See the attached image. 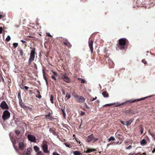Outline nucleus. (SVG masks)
I'll return each instance as SVG.
<instances>
[{
    "label": "nucleus",
    "instance_id": "nucleus-46",
    "mask_svg": "<svg viewBox=\"0 0 155 155\" xmlns=\"http://www.w3.org/2000/svg\"><path fill=\"white\" fill-rule=\"evenodd\" d=\"M97 98V97H96L95 98H93L92 99L91 101H93L95 100Z\"/></svg>",
    "mask_w": 155,
    "mask_h": 155
},
{
    "label": "nucleus",
    "instance_id": "nucleus-40",
    "mask_svg": "<svg viewBox=\"0 0 155 155\" xmlns=\"http://www.w3.org/2000/svg\"><path fill=\"white\" fill-rule=\"evenodd\" d=\"M120 122L122 124H124V125H126V122H124L123 121H120Z\"/></svg>",
    "mask_w": 155,
    "mask_h": 155
},
{
    "label": "nucleus",
    "instance_id": "nucleus-16",
    "mask_svg": "<svg viewBox=\"0 0 155 155\" xmlns=\"http://www.w3.org/2000/svg\"><path fill=\"white\" fill-rule=\"evenodd\" d=\"M46 118L49 119L50 120H54V118L51 117L50 116V114H49L46 115L45 116Z\"/></svg>",
    "mask_w": 155,
    "mask_h": 155
},
{
    "label": "nucleus",
    "instance_id": "nucleus-58",
    "mask_svg": "<svg viewBox=\"0 0 155 155\" xmlns=\"http://www.w3.org/2000/svg\"><path fill=\"white\" fill-rule=\"evenodd\" d=\"M18 97H20V94H18Z\"/></svg>",
    "mask_w": 155,
    "mask_h": 155
},
{
    "label": "nucleus",
    "instance_id": "nucleus-26",
    "mask_svg": "<svg viewBox=\"0 0 155 155\" xmlns=\"http://www.w3.org/2000/svg\"><path fill=\"white\" fill-rule=\"evenodd\" d=\"M78 79L81 81L82 83H84L86 82V81L85 80L82 79L81 78H78Z\"/></svg>",
    "mask_w": 155,
    "mask_h": 155
},
{
    "label": "nucleus",
    "instance_id": "nucleus-56",
    "mask_svg": "<svg viewBox=\"0 0 155 155\" xmlns=\"http://www.w3.org/2000/svg\"><path fill=\"white\" fill-rule=\"evenodd\" d=\"M62 93H63V95H65V93L64 92V91H62Z\"/></svg>",
    "mask_w": 155,
    "mask_h": 155
},
{
    "label": "nucleus",
    "instance_id": "nucleus-5",
    "mask_svg": "<svg viewBox=\"0 0 155 155\" xmlns=\"http://www.w3.org/2000/svg\"><path fill=\"white\" fill-rule=\"evenodd\" d=\"M62 78L65 82L69 83L70 82V78L67 75L66 73L62 74Z\"/></svg>",
    "mask_w": 155,
    "mask_h": 155
},
{
    "label": "nucleus",
    "instance_id": "nucleus-28",
    "mask_svg": "<svg viewBox=\"0 0 155 155\" xmlns=\"http://www.w3.org/2000/svg\"><path fill=\"white\" fill-rule=\"evenodd\" d=\"M115 140V138L113 137H111L108 139V140L109 141H110L111 140L114 141Z\"/></svg>",
    "mask_w": 155,
    "mask_h": 155
},
{
    "label": "nucleus",
    "instance_id": "nucleus-2",
    "mask_svg": "<svg viewBox=\"0 0 155 155\" xmlns=\"http://www.w3.org/2000/svg\"><path fill=\"white\" fill-rule=\"evenodd\" d=\"M35 50H32L31 51L30 55L28 62L29 64H31V62L34 60L35 57Z\"/></svg>",
    "mask_w": 155,
    "mask_h": 155
},
{
    "label": "nucleus",
    "instance_id": "nucleus-20",
    "mask_svg": "<svg viewBox=\"0 0 155 155\" xmlns=\"http://www.w3.org/2000/svg\"><path fill=\"white\" fill-rule=\"evenodd\" d=\"M53 72L54 74L53 75H52L51 76V78L54 79L56 80V77L57 76V74L55 72Z\"/></svg>",
    "mask_w": 155,
    "mask_h": 155
},
{
    "label": "nucleus",
    "instance_id": "nucleus-3",
    "mask_svg": "<svg viewBox=\"0 0 155 155\" xmlns=\"http://www.w3.org/2000/svg\"><path fill=\"white\" fill-rule=\"evenodd\" d=\"M10 117V113L7 110H5L3 113L2 115L3 119L5 120L9 118Z\"/></svg>",
    "mask_w": 155,
    "mask_h": 155
},
{
    "label": "nucleus",
    "instance_id": "nucleus-8",
    "mask_svg": "<svg viewBox=\"0 0 155 155\" xmlns=\"http://www.w3.org/2000/svg\"><path fill=\"white\" fill-rule=\"evenodd\" d=\"M28 139L31 142H36L35 137L33 135L29 134L28 136Z\"/></svg>",
    "mask_w": 155,
    "mask_h": 155
},
{
    "label": "nucleus",
    "instance_id": "nucleus-50",
    "mask_svg": "<svg viewBox=\"0 0 155 155\" xmlns=\"http://www.w3.org/2000/svg\"><path fill=\"white\" fill-rule=\"evenodd\" d=\"M128 155H136L135 153H130Z\"/></svg>",
    "mask_w": 155,
    "mask_h": 155
},
{
    "label": "nucleus",
    "instance_id": "nucleus-49",
    "mask_svg": "<svg viewBox=\"0 0 155 155\" xmlns=\"http://www.w3.org/2000/svg\"><path fill=\"white\" fill-rule=\"evenodd\" d=\"M24 87L26 90H27L29 88L28 87L26 86H25Z\"/></svg>",
    "mask_w": 155,
    "mask_h": 155
},
{
    "label": "nucleus",
    "instance_id": "nucleus-61",
    "mask_svg": "<svg viewBox=\"0 0 155 155\" xmlns=\"http://www.w3.org/2000/svg\"><path fill=\"white\" fill-rule=\"evenodd\" d=\"M84 155H86L84 154Z\"/></svg>",
    "mask_w": 155,
    "mask_h": 155
},
{
    "label": "nucleus",
    "instance_id": "nucleus-18",
    "mask_svg": "<svg viewBox=\"0 0 155 155\" xmlns=\"http://www.w3.org/2000/svg\"><path fill=\"white\" fill-rule=\"evenodd\" d=\"M133 121V120L132 119L129 120L126 122V125L127 126L130 125Z\"/></svg>",
    "mask_w": 155,
    "mask_h": 155
},
{
    "label": "nucleus",
    "instance_id": "nucleus-43",
    "mask_svg": "<svg viewBox=\"0 0 155 155\" xmlns=\"http://www.w3.org/2000/svg\"><path fill=\"white\" fill-rule=\"evenodd\" d=\"M85 112H83V111H81V115H83L85 114Z\"/></svg>",
    "mask_w": 155,
    "mask_h": 155
},
{
    "label": "nucleus",
    "instance_id": "nucleus-27",
    "mask_svg": "<svg viewBox=\"0 0 155 155\" xmlns=\"http://www.w3.org/2000/svg\"><path fill=\"white\" fill-rule=\"evenodd\" d=\"M146 141L145 140L143 139L142 140L141 142V145H145L146 143Z\"/></svg>",
    "mask_w": 155,
    "mask_h": 155
},
{
    "label": "nucleus",
    "instance_id": "nucleus-32",
    "mask_svg": "<svg viewBox=\"0 0 155 155\" xmlns=\"http://www.w3.org/2000/svg\"><path fill=\"white\" fill-rule=\"evenodd\" d=\"M66 97L68 98V99L71 98V96L70 94H68V93L66 94Z\"/></svg>",
    "mask_w": 155,
    "mask_h": 155
},
{
    "label": "nucleus",
    "instance_id": "nucleus-10",
    "mask_svg": "<svg viewBox=\"0 0 155 155\" xmlns=\"http://www.w3.org/2000/svg\"><path fill=\"white\" fill-rule=\"evenodd\" d=\"M42 148L45 153H49V151L48 150V147L47 145L45 144H43L42 145Z\"/></svg>",
    "mask_w": 155,
    "mask_h": 155
},
{
    "label": "nucleus",
    "instance_id": "nucleus-51",
    "mask_svg": "<svg viewBox=\"0 0 155 155\" xmlns=\"http://www.w3.org/2000/svg\"><path fill=\"white\" fill-rule=\"evenodd\" d=\"M21 42H23V43H25V42H25V41H23V40H21Z\"/></svg>",
    "mask_w": 155,
    "mask_h": 155
},
{
    "label": "nucleus",
    "instance_id": "nucleus-12",
    "mask_svg": "<svg viewBox=\"0 0 155 155\" xmlns=\"http://www.w3.org/2000/svg\"><path fill=\"white\" fill-rule=\"evenodd\" d=\"M93 41L91 40V41L89 40V45L90 48L91 50V53H92L93 52Z\"/></svg>",
    "mask_w": 155,
    "mask_h": 155
},
{
    "label": "nucleus",
    "instance_id": "nucleus-42",
    "mask_svg": "<svg viewBox=\"0 0 155 155\" xmlns=\"http://www.w3.org/2000/svg\"><path fill=\"white\" fill-rule=\"evenodd\" d=\"M64 144L65 145V146L68 147H70V145L69 144H67L66 143H64Z\"/></svg>",
    "mask_w": 155,
    "mask_h": 155
},
{
    "label": "nucleus",
    "instance_id": "nucleus-29",
    "mask_svg": "<svg viewBox=\"0 0 155 155\" xmlns=\"http://www.w3.org/2000/svg\"><path fill=\"white\" fill-rule=\"evenodd\" d=\"M11 39V38L9 35H8L6 38V41H9Z\"/></svg>",
    "mask_w": 155,
    "mask_h": 155
},
{
    "label": "nucleus",
    "instance_id": "nucleus-62",
    "mask_svg": "<svg viewBox=\"0 0 155 155\" xmlns=\"http://www.w3.org/2000/svg\"><path fill=\"white\" fill-rule=\"evenodd\" d=\"M154 139L155 140V138H154Z\"/></svg>",
    "mask_w": 155,
    "mask_h": 155
},
{
    "label": "nucleus",
    "instance_id": "nucleus-9",
    "mask_svg": "<svg viewBox=\"0 0 155 155\" xmlns=\"http://www.w3.org/2000/svg\"><path fill=\"white\" fill-rule=\"evenodd\" d=\"M0 106L3 109H7L8 108V106L5 101L2 102Z\"/></svg>",
    "mask_w": 155,
    "mask_h": 155
},
{
    "label": "nucleus",
    "instance_id": "nucleus-23",
    "mask_svg": "<svg viewBox=\"0 0 155 155\" xmlns=\"http://www.w3.org/2000/svg\"><path fill=\"white\" fill-rule=\"evenodd\" d=\"M18 51L19 52L20 55L21 56H23V54L24 53L23 50L21 48H19Z\"/></svg>",
    "mask_w": 155,
    "mask_h": 155
},
{
    "label": "nucleus",
    "instance_id": "nucleus-36",
    "mask_svg": "<svg viewBox=\"0 0 155 155\" xmlns=\"http://www.w3.org/2000/svg\"><path fill=\"white\" fill-rule=\"evenodd\" d=\"M15 133L16 134H19L20 133V132L19 130H15Z\"/></svg>",
    "mask_w": 155,
    "mask_h": 155
},
{
    "label": "nucleus",
    "instance_id": "nucleus-33",
    "mask_svg": "<svg viewBox=\"0 0 155 155\" xmlns=\"http://www.w3.org/2000/svg\"><path fill=\"white\" fill-rule=\"evenodd\" d=\"M13 45L14 47L15 48L17 47L18 46V44L16 43H14L13 44Z\"/></svg>",
    "mask_w": 155,
    "mask_h": 155
},
{
    "label": "nucleus",
    "instance_id": "nucleus-30",
    "mask_svg": "<svg viewBox=\"0 0 155 155\" xmlns=\"http://www.w3.org/2000/svg\"><path fill=\"white\" fill-rule=\"evenodd\" d=\"M53 97L52 95H51V97H50V101H51V102L52 104L53 103Z\"/></svg>",
    "mask_w": 155,
    "mask_h": 155
},
{
    "label": "nucleus",
    "instance_id": "nucleus-7",
    "mask_svg": "<svg viewBox=\"0 0 155 155\" xmlns=\"http://www.w3.org/2000/svg\"><path fill=\"white\" fill-rule=\"evenodd\" d=\"M148 97H144L142 98H141L138 99H136V100H133L132 99H131V100H129L128 101H127L125 102V103H127L128 102H130V103H134L136 101H137V102L139 101H142V100L147 98Z\"/></svg>",
    "mask_w": 155,
    "mask_h": 155
},
{
    "label": "nucleus",
    "instance_id": "nucleus-14",
    "mask_svg": "<svg viewBox=\"0 0 155 155\" xmlns=\"http://www.w3.org/2000/svg\"><path fill=\"white\" fill-rule=\"evenodd\" d=\"M9 136L10 138V139L12 142L13 143V146L15 147V139H14L13 138V137H12V133H11L9 134Z\"/></svg>",
    "mask_w": 155,
    "mask_h": 155
},
{
    "label": "nucleus",
    "instance_id": "nucleus-52",
    "mask_svg": "<svg viewBox=\"0 0 155 155\" xmlns=\"http://www.w3.org/2000/svg\"><path fill=\"white\" fill-rule=\"evenodd\" d=\"M41 95H39L38 97L39 98H41Z\"/></svg>",
    "mask_w": 155,
    "mask_h": 155
},
{
    "label": "nucleus",
    "instance_id": "nucleus-39",
    "mask_svg": "<svg viewBox=\"0 0 155 155\" xmlns=\"http://www.w3.org/2000/svg\"><path fill=\"white\" fill-rule=\"evenodd\" d=\"M53 155H60L57 152H54L53 153Z\"/></svg>",
    "mask_w": 155,
    "mask_h": 155
},
{
    "label": "nucleus",
    "instance_id": "nucleus-11",
    "mask_svg": "<svg viewBox=\"0 0 155 155\" xmlns=\"http://www.w3.org/2000/svg\"><path fill=\"white\" fill-rule=\"evenodd\" d=\"M25 147V145L24 144L23 140L19 142V147L21 150H23L24 147Z\"/></svg>",
    "mask_w": 155,
    "mask_h": 155
},
{
    "label": "nucleus",
    "instance_id": "nucleus-35",
    "mask_svg": "<svg viewBox=\"0 0 155 155\" xmlns=\"http://www.w3.org/2000/svg\"><path fill=\"white\" fill-rule=\"evenodd\" d=\"M35 155H43V153L42 152H39L38 154H36Z\"/></svg>",
    "mask_w": 155,
    "mask_h": 155
},
{
    "label": "nucleus",
    "instance_id": "nucleus-17",
    "mask_svg": "<svg viewBox=\"0 0 155 155\" xmlns=\"http://www.w3.org/2000/svg\"><path fill=\"white\" fill-rule=\"evenodd\" d=\"M34 148L35 151L37 152L36 154H38L39 152H41V151L39 150V148L37 146H35L34 147Z\"/></svg>",
    "mask_w": 155,
    "mask_h": 155
},
{
    "label": "nucleus",
    "instance_id": "nucleus-1",
    "mask_svg": "<svg viewBox=\"0 0 155 155\" xmlns=\"http://www.w3.org/2000/svg\"><path fill=\"white\" fill-rule=\"evenodd\" d=\"M126 39L125 38L120 39L119 41V45L118 48L120 50L125 49V45L126 44Z\"/></svg>",
    "mask_w": 155,
    "mask_h": 155
},
{
    "label": "nucleus",
    "instance_id": "nucleus-44",
    "mask_svg": "<svg viewBox=\"0 0 155 155\" xmlns=\"http://www.w3.org/2000/svg\"><path fill=\"white\" fill-rule=\"evenodd\" d=\"M131 145H129V146L127 148V149H130L131 148Z\"/></svg>",
    "mask_w": 155,
    "mask_h": 155
},
{
    "label": "nucleus",
    "instance_id": "nucleus-24",
    "mask_svg": "<svg viewBox=\"0 0 155 155\" xmlns=\"http://www.w3.org/2000/svg\"><path fill=\"white\" fill-rule=\"evenodd\" d=\"M116 136L117 137H118V138L120 139L122 138V136L120 134H116Z\"/></svg>",
    "mask_w": 155,
    "mask_h": 155
},
{
    "label": "nucleus",
    "instance_id": "nucleus-59",
    "mask_svg": "<svg viewBox=\"0 0 155 155\" xmlns=\"http://www.w3.org/2000/svg\"><path fill=\"white\" fill-rule=\"evenodd\" d=\"M109 145H110V144H107V146H108Z\"/></svg>",
    "mask_w": 155,
    "mask_h": 155
},
{
    "label": "nucleus",
    "instance_id": "nucleus-48",
    "mask_svg": "<svg viewBox=\"0 0 155 155\" xmlns=\"http://www.w3.org/2000/svg\"><path fill=\"white\" fill-rule=\"evenodd\" d=\"M63 114L64 117V118H66V114L65 113H64Z\"/></svg>",
    "mask_w": 155,
    "mask_h": 155
},
{
    "label": "nucleus",
    "instance_id": "nucleus-15",
    "mask_svg": "<svg viewBox=\"0 0 155 155\" xmlns=\"http://www.w3.org/2000/svg\"><path fill=\"white\" fill-rule=\"evenodd\" d=\"M22 100L21 99L19 101L20 105L21 106V107H22L24 109H26V108H27V107L22 102Z\"/></svg>",
    "mask_w": 155,
    "mask_h": 155
},
{
    "label": "nucleus",
    "instance_id": "nucleus-25",
    "mask_svg": "<svg viewBox=\"0 0 155 155\" xmlns=\"http://www.w3.org/2000/svg\"><path fill=\"white\" fill-rule=\"evenodd\" d=\"M64 44L66 45V46H67L68 47H71V45L68 42H64Z\"/></svg>",
    "mask_w": 155,
    "mask_h": 155
},
{
    "label": "nucleus",
    "instance_id": "nucleus-37",
    "mask_svg": "<svg viewBox=\"0 0 155 155\" xmlns=\"http://www.w3.org/2000/svg\"><path fill=\"white\" fill-rule=\"evenodd\" d=\"M142 62L145 64H146L147 63V62L144 59L142 60Z\"/></svg>",
    "mask_w": 155,
    "mask_h": 155
},
{
    "label": "nucleus",
    "instance_id": "nucleus-53",
    "mask_svg": "<svg viewBox=\"0 0 155 155\" xmlns=\"http://www.w3.org/2000/svg\"><path fill=\"white\" fill-rule=\"evenodd\" d=\"M153 153H154L155 152V148H154L152 151Z\"/></svg>",
    "mask_w": 155,
    "mask_h": 155
},
{
    "label": "nucleus",
    "instance_id": "nucleus-6",
    "mask_svg": "<svg viewBox=\"0 0 155 155\" xmlns=\"http://www.w3.org/2000/svg\"><path fill=\"white\" fill-rule=\"evenodd\" d=\"M98 140V139H95L94 137L93 134H91L88 136L87 141L88 142H90L92 141L93 142L96 141Z\"/></svg>",
    "mask_w": 155,
    "mask_h": 155
},
{
    "label": "nucleus",
    "instance_id": "nucleus-19",
    "mask_svg": "<svg viewBox=\"0 0 155 155\" xmlns=\"http://www.w3.org/2000/svg\"><path fill=\"white\" fill-rule=\"evenodd\" d=\"M73 153L74 155H82L79 151H74Z\"/></svg>",
    "mask_w": 155,
    "mask_h": 155
},
{
    "label": "nucleus",
    "instance_id": "nucleus-4",
    "mask_svg": "<svg viewBox=\"0 0 155 155\" xmlns=\"http://www.w3.org/2000/svg\"><path fill=\"white\" fill-rule=\"evenodd\" d=\"M74 97L76 100L78 102L83 103L85 101L84 98L81 96L76 95H74Z\"/></svg>",
    "mask_w": 155,
    "mask_h": 155
},
{
    "label": "nucleus",
    "instance_id": "nucleus-31",
    "mask_svg": "<svg viewBox=\"0 0 155 155\" xmlns=\"http://www.w3.org/2000/svg\"><path fill=\"white\" fill-rule=\"evenodd\" d=\"M43 76H44V78L45 81L46 82V84H48V81H47V79L46 78V77L44 74H43Z\"/></svg>",
    "mask_w": 155,
    "mask_h": 155
},
{
    "label": "nucleus",
    "instance_id": "nucleus-57",
    "mask_svg": "<svg viewBox=\"0 0 155 155\" xmlns=\"http://www.w3.org/2000/svg\"><path fill=\"white\" fill-rule=\"evenodd\" d=\"M37 92L38 93V94L40 93L39 92L38 90L37 91Z\"/></svg>",
    "mask_w": 155,
    "mask_h": 155
},
{
    "label": "nucleus",
    "instance_id": "nucleus-22",
    "mask_svg": "<svg viewBox=\"0 0 155 155\" xmlns=\"http://www.w3.org/2000/svg\"><path fill=\"white\" fill-rule=\"evenodd\" d=\"M93 151H95V149L92 150V149H88L87 150L85 151V152L87 153H90L92 152Z\"/></svg>",
    "mask_w": 155,
    "mask_h": 155
},
{
    "label": "nucleus",
    "instance_id": "nucleus-54",
    "mask_svg": "<svg viewBox=\"0 0 155 155\" xmlns=\"http://www.w3.org/2000/svg\"><path fill=\"white\" fill-rule=\"evenodd\" d=\"M85 104V107L86 108H87L88 107L87 106V104Z\"/></svg>",
    "mask_w": 155,
    "mask_h": 155
},
{
    "label": "nucleus",
    "instance_id": "nucleus-47",
    "mask_svg": "<svg viewBox=\"0 0 155 155\" xmlns=\"http://www.w3.org/2000/svg\"><path fill=\"white\" fill-rule=\"evenodd\" d=\"M61 110L62 111L63 114L64 113H65V112L64 109H61Z\"/></svg>",
    "mask_w": 155,
    "mask_h": 155
},
{
    "label": "nucleus",
    "instance_id": "nucleus-38",
    "mask_svg": "<svg viewBox=\"0 0 155 155\" xmlns=\"http://www.w3.org/2000/svg\"><path fill=\"white\" fill-rule=\"evenodd\" d=\"M3 28L2 27H0V34H2V33Z\"/></svg>",
    "mask_w": 155,
    "mask_h": 155
},
{
    "label": "nucleus",
    "instance_id": "nucleus-55",
    "mask_svg": "<svg viewBox=\"0 0 155 155\" xmlns=\"http://www.w3.org/2000/svg\"><path fill=\"white\" fill-rule=\"evenodd\" d=\"M140 131L141 134H142L143 133V130L142 129H141Z\"/></svg>",
    "mask_w": 155,
    "mask_h": 155
},
{
    "label": "nucleus",
    "instance_id": "nucleus-13",
    "mask_svg": "<svg viewBox=\"0 0 155 155\" xmlns=\"http://www.w3.org/2000/svg\"><path fill=\"white\" fill-rule=\"evenodd\" d=\"M31 151L32 149L30 148H28L27 149L24 155H30Z\"/></svg>",
    "mask_w": 155,
    "mask_h": 155
},
{
    "label": "nucleus",
    "instance_id": "nucleus-21",
    "mask_svg": "<svg viewBox=\"0 0 155 155\" xmlns=\"http://www.w3.org/2000/svg\"><path fill=\"white\" fill-rule=\"evenodd\" d=\"M102 95L104 97H108V94L106 91H104L102 93Z\"/></svg>",
    "mask_w": 155,
    "mask_h": 155
},
{
    "label": "nucleus",
    "instance_id": "nucleus-45",
    "mask_svg": "<svg viewBox=\"0 0 155 155\" xmlns=\"http://www.w3.org/2000/svg\"><path fill=\"white\" fill-rule=\"evenodd\" d=\"M4 17V16L3 15H0V19H2V18Z\"/></svg>",
    "mask_w": 155,
    "mask_h": 155
},
{
    "label": "nucleus",
    "instance_id": "nucleus-60",
    "mask_svg": "<svg viewBox=\"0 0 155 155\" xmlns=\"http://www.w3.org/2000/svg\"><path fill=\"white\" fill-rule=\"evenodd\" d=\"M90 155V154H88V155Z\"/></svg>",
    "mask_w": 155,
    "mask_h": 155
},
{
    "label": "nucleus",
    "instance_id": "nucleus-41",
    "mask_svg": "<svg viewBox=\"0 0 155 155\" xmlns=\"http://www.w3.org/2000/svg\"><path fill=\"white\" fill-rule=\"evenodd\" d=\"M46 34L48 36H49L50 37H52V35H51L49 33H47Z\"/></svg>",
    "mask_w": 155,
    "mask_h": 155
},
{
    "label": "nucleus",
    "instance_id": "nucleus-34",
    "mask_svg": "<svg viewBox=\"0 0 155 155\" xmlns=\"http://www.w3.org/2000/svg\"><path fill=\"white\" fill-rule=\"evenodd\" d=\"M113 104H105V105H104L103 106H110L111 105H112Z\"/></svg>",
    "mask_w": 155,
    "mask_h": 155
}]
</instances>
